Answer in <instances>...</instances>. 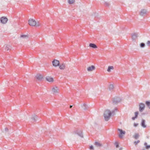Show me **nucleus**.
<instances>
[{
    "instance_id": "f257e3e1",
    "label": "nucleus",
    "mask_w": 150,
    "mask_h": 150,
    "mask_svg": "<svg viewBox=\"0 0 150 150\" xmlns=\"http://www.w3.org/2000/svg\"><path fill=\"white\" fill-rule=\"evenodd\" d=\"M115 112V111L112 110L111 112L110 110H105L104 113V116L105 120L106 121H108L112 115Z\"/></svg>"
},
{
    "instance_id": "f03ea898",
    "label": "nucleus",
    "mask_w": 150,
    "mask_h": 150,
    "mask_svg": "<svg viewBox=\"0 0 150 150\" xmlns=\"http://www.w3.org/2000/svg\"><path fill=\"white\" fill-rule=\"evenodd\" d=\"M113 103L114 104H116L120 102L121 100V99L119 97L115 96L112 99Z\"/></svg>"
},
{
    "instance_id": "7ed1b4c3",
    "label": "nucleus",
    "mask_w": 150,
    "mask_h": 150,
    "mask_svg": "<svg viewBox=\"0 0 150 150\" xmlns=\"http://www.w3.org/2000/svg\"><path fill=\"white\" fill-rule=\"evenodd\" d=\"M8 21L7 18L6 16H2L0 18L1 23L2 24H5L7 23Z\"/></svg>"
},
{
    "instance_id": "20e7f679",
    "label": "nucleus",
    "mask_w": 150,
    "mask_h": 150,
    "mask_svg": "<svg viewBox=\"0 0 150 150\" xmlns=\"http://www.w3.org/2000/svg\"><path fill=\"white\" fill-rule=\"evenodd\" d=\"M145 107V104L143 103H141L139 105V110L140 112H142L144 109Z\"/></svg>"
},
{
    "instance_id": "39448f33",
    "label": "nucleus",
    "mask_w": 150,
    "mask_h": 150,
    "mask_svg": "<svg viewBox=\"0 0 150 150\" xmlns=\"http://www.w3.org/2000/svg\"><path fill=\"white\" fill-rule=\"evenodd\" d=\"M28 23L31 26H35L36 25V21L32 18H30L29 20Z\"/></svg>"
},
{
    "instance_id": "423d86ee",
    "label": "nucleus",
    "mask_w": 150,
    "mask_h": 150,
    "mask_svg": "<svg viewBox=\"0 0 150 150\" xmlns=\"http://www.w3.org/2000/svg\"><path fill=\"white\" fill-rule=\"evenodd\" d=\"M118 130L119 132V137L120 138H122L123 137V135H125L126 133L125 131L123 130L122 129H118Z\"/></svg>"
},
{
    "instance_id": "0eeeda50",
    "label": "nucleus",
    "mask_w": 150,
    "mask_h": 150,
    "mask_svg": "<svg viewBox=\"0 0 150 150\" xmlns=\"http://www.w3.org/2000/svg\"><path fill=\"white\" fill-rule=\"evenodd\" d=\"M53 66L55 67H57L59 66V61L56 59H54L52 62Z\"/></svg>"
},
{
    "instance_id": "6e6552de",
    "label": "nucleus",
    "mask_w": 150,
    "mask_h": 150,
    "mask_svg": "<svg viewBox=\"0 0 150 150\" xmlns=\"http://www.w3.org/2000/svg\"><path fill=\"white\" fill-rule=\"evenodd\" d=\"M12 48V47L11 46L9 45H5L3 47V50H4L5 51H8V50L10 51L11 50Z\"/></svg>"
},
{
    "instance_id": "1a4fd4ad",
    "label": "nucleus",
    "mask_w": 150,
    "mask_h": 150,
    "mask_svg": "<svg viewBox=\"0 0 150 150\" xmlns=\"http://www.w3.org/2000/svg\"><path fill=\"white\" fill-rule=\"evenodd\" d=\"M75 133L77 134L78 136H79L81 138L83 137V135L82 134V132L81 131L79 130H77L74 132Z\"/></svg>"
},
{
    "instance_id": "9d476101",
    "label": "nucleus",
    "mask_w": 150,
    "mask_h": 150,
    "mask_svg": "<svg viewBox=\"0 0 150 150\" xmlns=\"http://www.w3.org/2000/svg\"><path fill=\"white\" fill-rule=\"evenodd\" d=\"M145 120L143 119H142L140 123V125L142 127L144 128H145L146 127V125L145 124Z\"/></svg>"
},
{
    "instance_id": "9b49d317",
    "label": "nucleus",
    "mask_w": 150,
    "mask_h": 150,
    "mask_svg": "<svg viewBox=\"0 0 150 150\" xmlns=\"http://www.w3.org/2000/svg\"><path fill=\"white\" fill-rule=\"evenodd\" d=\"M35 77L39 81H42L43 78V76L40 74H37Z\"/></svg>"
},
{
    "instance_id": "f8f14e48",
    "label": "nucleus",
    "mask_w": 150,
    "mask_h": 150,
    "mask_svg": "<svg viewBox=\"0 0 150 150\" xmlns=\"http://www.w3.org/2000/svg\"><path fill=\"white\" fill-rule=\"evenodd\" d=\"M95 69V67L94 66L92 65L89 66L87 68V70L88 71H92Z\"/></svg>"
},
{
    "instance_id": "ddd939ff",
    "label": "nucleus",
    "mask_w": 150,
    "mask_h": 150,
    "mask_svg": "<svg viewBox=\"0 0 150 150\" xmlns=\"http://www.w3.org/2000/svg\"><path fill=\"white\" fill-rule=\"evenodd\" d=\"M59 69L61 70L64 69L65 68V64L64 63H63L61 64H59Z\"/></svg>"
},
{
    "instance_id": "4468645a",
    "label": "nucleus",
    "mask_w": 150,
    "mask_h": 150,
    "mask_svg": "<svg viewBox=\"0 0 150 150\" xmlns=\"http://www.w3.org/2000/svg\"><path fill=\"white\" fill-rule=\"evenodd\" d=\"M45 78L46 80L50 82H53L54 81L53 78L51 77L47 76Z\"/></svg>"
},
{
    "instance_id": "2eb2a0df",
    "label": "nucleus",
    "mask_w": 150,
    "mask_h": 150,
    "mask_svg": "<svg viewBox=\"0 0 150 150\" xmlns=\"http://www.w3.org/2000/svg\"><path fill=\"white\" fill-rule=\"evenodd\" d=\"M89 47L93 49H96L97 48V45L94 43H90L89 44Z\"/></svg>"
},
{
    "instance_id": "dca6fc26",
    "label": "nucleus",
    "mask_w": 150,
    "mask_h": 150,
    "mask_svg": "<svg viewBox=\"0 0 150 150\" xmlns=\"http://www.w3.org/2000/svg\"><path fill=\"white\" fill-rule=\"evenodd\" d=\"M146 10L144 9H142L140 12V15L143 16L144 15L146 14Z\"/></svg>"
},
{
    "instance_id": "f3484780",
    "label": "nucleus",
    "mask_w": 150,
    "mask_h": 150,
    "mask_svg": "<svg viewBox=\"0 0 150 150\" xmlns=\"http://www.w3.org/2000/svg\"><path fill=\"white\" fill-rule=\"evenodd\" d=\"M94 144L97 147H101L102 146V144L98 141H96L95 142Z\"/></svg>"
},
{
    "instance_id": "a211bd4d",
    "label": "nucleus",
    "mask_w": 150,
    "mask_h": 150,
    "mask_svg": "<svg viewBox=\"0 0 150 150\" xmlns=\"http://www.w3.org/2000/svg\"><path fill=\"white\" fill-rule=\"evenodd\" d=\"M81 106L85 110H87L88 108V107L86 103H84L83 104V105H81Z\"/></svg>"
},
{
    "instance_id": "6ab92c4d",
    "label": "nucleus",
    "mask_w": 150,
    "mask_h": 150,
    "mask_svg": "<svg viewBox=\"0 0 150 150\" xmlns=\"http://www.w3.org/2000/svg\"><path fill=\"white\" fill-rule=\"evenodd\" d=\"M32 119L34 122H35L38 119V117L35 114L33 115H32Z\"/></svg>"
},
{
    "instance_id": "aec40b11",
    "label": "nucleus",
    "mask_w": 150,
    "mask_h": 150,
    "mask_svg": "<svg viewBox=\"0 0 150 150\" xmlns=\"http://www.w3.org/2000/svg\"><path fill=\"white\" fill-rule=\"evenodd\" d=\"M140 135L139 133H135L134 135L133 136V137L136 139H138Z\"/></svg>"
},
{
    "instance_id": "412c9836",
    "label": "nucleus",
    "mask_w": 150,
    "mask_h": 150,
    "mask_svg": "<svg viewBox=\"0 0 150 150\" xmlns=\"http://www.w3.org/2000/svg\"><path fill=\"white\" fill-rule=\"evenodd\" d=\"M92 16H93L94 17V18L95 19L99 18V16L98 13H93V14L92 15Z\"/></svg>"
},
{
    "instance_id": "4be33fe9",
    "label": "nucleus",
    "mask_w": 150,
    "mask_h": 150,
    "mask_svg": "<svg viewBox=\"0 0 150 150\" xmlns=\"http://www.w3.org/2000/svg\"><path fill=\"white\" fill-rule=\"evenodd\" d=\"M113 69L114 67L113 66H110L108 67L107 71H108L110 72L111 71V69Z\"/></svg>"
},
{
    "instance_id": "5701e85b",
    "label": "nucleus",
    "mask_w": 150,
    "mask_h": 150,
    "mask_svg": "<svg viewBox=\"0 0 150 150\" xmlns=\"http://www.w3.org/2000/svg\"><path fill=\"white\" fill-rule=\"evenodd\" d=\"M57 87H53L52 89V91L54 93H56L57 92Z\"/></svg>"
},
{
    "instance_id": "b1692460",
    "label": "nucleus",
    "mask_w": 150,
    "mask_h": 150,
    "mask_svg": "<svg viewBox=\"0 0 150 150\" xmlns=\"http://www.w3.org/2000/svg\"><path fill=\"white\" fill-rule=\"evenodd\" d=\"M145 104L147 107L150 106V101L146 100L145 102Z\"/></svg>"
},
{
    "instance_id": "393cba45",
    "label": "nucleus",
    "mask_w": 150,
    "mask_h": 150,
    "mask_svg": "<svg viewBox=\"0 0 150 150\" xmlns=\"http://www.w3.org/2000/svg\"><path fill=\"white\" fill-rule=\"evenodd\" d=\"M137 34L136 33L133 34L132 35V38L133 40H135L137 37Z\"/></svg>"
},
{
    "instance_id": "a878e982",
    "label": "nucleus",
    "mask_w": 150,
    "mask_h": 150,
    "mask_svg": "<svg viewBox=\"0 0 150 150\" xmlns=\"http://www.w3.org/2000/svg\"><path fill=\"white\" fill-rule=\"evenodd\" d=\"M114 144L116 148H118L119 147V143L117 141H116L114 143Z\"/></svg>"
},
{
    "instance_id": "bb28decb",
    "label": "nucleus",
    "mask_w": 150,
    "mask_h": 150,
    "mask_svg": "<svg viewBox=\"0 0 150 150\" xmlns=\"http://www.w3.org/2000/svg\"><path fill=\"white\" fill-rule=\"evenodd\" d=\"M145 46V44L143 42H142L140 44V47L141 48H144Z\"/></svg>"
},
{
    "instance_id": "cd10ccee",
    "label": "nucleus",
    "mask_w": 150,
    "mask_h": 150,
    "mask_svg": "<svg viewBox=\"0 0 150 150\" xmlns=\"http://www.w3.org/2000/svg\"><path fill=\"white\" fill-rule=\"evenodd\" d=\"M114 88L113 85L112 84H110V85L109 88L110 91L112 90Z\"/></svg>"
},
{
    "instance_id": "c85d7f7f",
    "label": "nucleus",
    "mask_w": 150,
    "mask_h": 150,
    "mask_svg": "<svg viewBox=\"0 0 150 150\" xmlns=\"http://www.w3.org/2000/svg\"><path fill=\"white\" fill-rule=\"evenodd\" d=\"M104 5L106 7H109L110 6V4L106 2H105Z\"/></svg>"
},
{
    "instance_id": "c756f323",
    "label": "nucleus",
    "mask_w": 150,
    "mask_h": 150,
    "mask_svg": "<svg viewBox=\"0 0 150 150\" xmlns=\"http://www.w3.org/2000/svg\"><path fill=\"white\" fill-rule=\"evenodd\" d=\"M74 2V0H68V3L69 4H73Z\"/></svg>"
},
{
    "instance_id": "7c9ffc66",
    "label": "nucleus",
    "mask_w": 150,
    "mask_h": 150,
    "mask_svg": "<svg viewBox=\"0 0 150 150\" xmlns=\"http://www.w3.org/2000/svg\"><path fill=\"white\" fill-rule=\"evenodd\" d=\"M41 25V24L39 22H36V25H35V26L36 27H39V26H40Z\"/></svg>"
},
{
    "instance_id": "2f4dec72",
    "label": "nucleus",
    "mask_w": 150,
    "mask_h": 150,
    "mask_svg": "<svg viewBox=\"0 0 150 150\" xmlns=\"http://www.w3.org/2000/svg\"><path fill=\"white\" fill-rule=\"evenodd\" d=\"M27 37V35H21L20 36L21 38H25Z\"/></svg>"
},
{
    "instance_id": "473e14b6",
    "label": "nucleus",
    "mask_w": 150,
    "mask_h": 150,
    "mask_svg": "<svg viewBox=\"0 0 150 150\" xmlns=\"http://www.w3.org/2000/svg\"><path fill=\"white\" fill-rule=\"evenodd\" d=\"M140 141L139 140H138L137 141H135L134 142V144L135 145H137V144L140 142Z\"/></svg>"
},
{
    "instance_id": "72a5a7b5",
    "label": "nucleus",
    "mask_w": 150,
    "mask_h": 150,
    "mask_svg": "<svg viewBox=\"0 0 150 150\" xmlns=\"http://www.w3.org/2000/svg\"><path fill=\"white\" fill-rule=\"evenodd\" d=\"M145 148L146 149H150V145H146Z\"/></svg>"
},
{
    "instance_id": "f704fd0d",
    "label": "nucleus",
    "mask_w": 150,
    "mask_h": 150,
    "mask_svg": "<svg viewBox=\"0 0 150 150\" xmlns=\"http://www.w3.org/2000/svg\"><path fill=\"white\" fill-rule=\"evenodd\" d=\"M89 149H90V150H94V148L93 146V145H91V146H90V147H89Z\"/></svg>"
},
{
    "instance_id": "c9c22d12",
    "label": "nucleus",
    "mask_w": 150,
    "mask_h": 150,
    "mask_svg": "<svg viewBox=\"0 0 150 150\" xmlns=\"http://www.w3.org/2000/svg\"><path fill=\"white\" fill-rule=\"evenodd\" d=\"M146 44L149 46H150V40H148L147 41V42H146Z\"/></svg>"
},
{
    "instance_id": "e433bc0d",
    "label": "nucleus",
    "mask_w": 150,
    "mask_h": 150,
    "mask_svg": "<svg viewBox=\"0 0 150 150\" xmlns=\"http://www.w3.org/2000/svg\"><path fill=\"white\" fill-rule=\"evenodd\" d=\"M138 123H134V127H136L138 126Z\"/></svg>"
},
{
    "instance_id": "4c0bfd02",
    "label": "nucleus",
    "mask_w": 150,
    "mask_h": 150,
    "mask_svg": "<svg viewBox=\"0 0 150 150\" xmlns=\"http://www.w3.org/2000/svg\"><path fill=\"white\" fill-rule=\"evenodd\" d=\"M139 113V112L138 111H137L135 112L134 113L135 115L136 116H138V115Z\"/></svg>"
},
{
    "instance_id": "58836bf2",
    "label": "nucleus",
    "mask_w": 150,
    "mask_h": 150,
    "mask_svg": "<svg viewBox=\"0 0 150 150\" xmlns=\"http://www.w3.org/2000/svg\"><path fill=\"white\" fill-rule=\"evenodd\" d=\"M8 129L6 127L5 128V130L6 131L8 132Z\"/></svg>"
},
{
    "instance_id": "ea45409f",
    "label": "nucleus",
    "mask_w": 150,
    "mask_h": 150,
    "mask_svg": "<svg viewBox=\"0 0 150 150\" xmlns=\"http://www.w3.org/2000/svg\"><path fill=\"white\" fill-rule=\"evenodd\" d=\"M144 145L145 146H145L146 145H147V143L146 142H144Z\"/></svg>"
},
{
    "instance_id": "a19ab883",
    "label": "nucleus",
    "mask_w": 150,
    "mask_h": 150,
    "mask_svg": "<svg viewBox=\"0 0 150 150\" xmlns=\"http://www.w3.org/2000/svg\"><path fill=\"white\" fill-rule=\"evenodd\" d=\"M132 119L133 120H134L135 119L134 117H132Z\"/></svg>"
},
{
    "instance_id": "79ce46f5",
    "label": "nucleus",
    "mask_w": 150,
    "mask_h": 150,
    "mask_svg": "<svg viewBox=\"0 0 150 150\" xmlns=\"http://www.w3.org/2000/svg\"><path fill=\"white\" fill-rule=\"evenodd\" d=\"M113 111H117V108H115L114 110H113Z\"/></svg>"
},
{
    "instance_id": "37998d69",
    "label": "nucleus",
    "mask_w": 150,
    "mask_h": 150,
    "mask_svg": "<svg viewBox=\"0 0 150 150\" xmlns=\"http://www.w3.org/2000/svg\"><path fill=\"white\" fill-rule=\"evenodd\" d=\"M134 117L135 119H136L137 118L138 116H136L135 115Z\"/></svg>"
},
{
    "instance_id": "c03bdc74",
    "label": "nucleus",
    "mask_w": 150,
    "mask_h": 150,
    "mask_svg": "<svg viewBox=\"0 0 150 150\" xmlns=\"http://www.w3.org/2000/svg\"><path fill=\"white\" fill-rule=\"evenodd\" d=\"M134 117L135 119H136L137 118L138 116H136L135 115Z\"/></svg>"
},
{
    "instance_id": "a18cd8bd",
    "label": "nucleus",
    "mask_w": 150,
    "mask_h": 150,
    "mask_svg": "<svg viewBox=\"0 0 150 150\" xmlns=\"http://www.w3.org/2000/svg\"><path fill=\"white\" fill-rule=\"evenodd\" d=\"M122 148L121 147L120 148L119 150H122Z\"/></svg>"
},
{
    "instance_id": "49530a36",
    "label": "nucleus",
    "mask_w": 150,
    "mask_h": 150,
    "mask_svg": "<svg viewBox=\"0 0 150 150\" xmlns=\"http://www.w3.org/2000/svg\"><path fill=\"white\" fill-rule=\"evenodd\" d=\"M72 106H73V105H70V108H72Z\"/></svg>"
},
{
    "instance_id": "de8ad7c7",
    "label": "nucleus",
    "mask_w": 150,
    "mask_h": 150,
    "mask_svg": "<svg viewBox=\"0 0 150 150\" xmlns=\"http://www.w3.org/2000/svg\"><path fill=\"white\" fill-rule=\"evenodd\" d=\"M142 115H145V113H142Z\"/></svg>"
},
{
    "instance_id": "09e8293b",
    "label": "nucleus",
    "mask_w": 150,
    "mask_h": 150,
    "mask_svg": "<svg viewBox=\"0 0 150 150\" xmlns=\"http://www.w3.org/2000/svg\"><path fill=\"white\" fill-rule=\"evenodd\" d=\"M142 150H145V149H144V148H143L142 149Z\"/></svg>"
},
{
    "instance_id": "8fccbe9b",
    "label": "nucleus",
    "mask_w": 150,
    "mask_h": 150,
    "mask_svg": "<svg viewBox=\"0 0 150 150\" xmlns=\"http://www.w3.org/2000/svg\"><path fill=\"white\" fill-rule=\"evenodd\" d=\"M148 108H149L150 109V106H149V107H147Z\"/></svg>"
}]
</instances>
